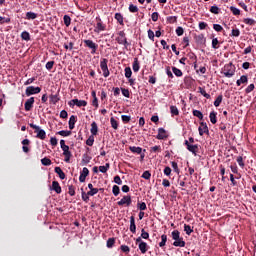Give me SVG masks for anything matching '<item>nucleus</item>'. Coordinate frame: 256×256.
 Segmentation results:
<instances>
[{"instance_id":"nucleus-54","label":"nucleus","mask_w":256,"mask_h":256,"mask_svg":"<svg viewBox=\"0 0 256 256\" xmlns=\"http://www.w3.org/2000/svg\"><path fill=\"white\" fill-rule=\"evenodd\" d=\"M230 11L231 13H233V15H241V10H239L237 7L235 6H231L230 7Z\"/></svg>"},{"instance_id":"nucleus-55","label":"nucleus","mask_w":256,"mask_h":256,"mask_svg":"<svg viewBox=\"0 0 256 256\" xmlns=\"http://www.w3.org/2000/svg\"><path fill=\"white\" fill-rule=\"evenodd\" d=\"M213 29L214 31H216L217 33H221L223 32V26H221L220 24H213Z\"/></svg>"},{"instance_id":"nucleus-11","label":"nucleus","mask_w":256,"mask_h":256,"mask_svg":"<svg viewBox=\"0 0 256 256\" xmlns=\"http://www.w3.org/2000/svg\"><path fill=\"white\" fill-rule=\"evenodd\" d=\"M131 203H132L131 196L126 195V196H123V198L117 202V205L119 207H123V205H125L126 207H129Z\"/></svg>"},{"instance_id":"nucleus-28","label":"nucleus","mask_w":256,"mask_h":256,"mask_svg":"<svg viewBox=\"0 0 256 256\" xmlns=\"http://www.w3.org/2000/svg\"><path fill=\"white\" fill-rule=\"evenodd\" d=\"M209 119L212 125H215L217 123V112L215 111L210 112Z\"/></svg>"},{"instance_id":"nucleus-9","label":"nucleus","mask_w":256,"mask_h":256,"mask_svg":"<svg viewBox=\"0 0 256 256\" xmlns=\"http://www.w3.org/2000/svg\"><path fill=\"white\" fill-rule=\"evenodd\" d=\"M116 41H117V44L118 45H123L124 46V49H129V47H131V42H129L127 40V36L126 37H121V36H118L116 38Z\"/></svg>"},{"instance_id":"nucleus-45","label":"nucleus","mask_w":256,"mask_h":256,"mask_svg":"<svg viewBox=\"0 0 256 256\" xmlns=\"http://www.w3.org/2000/svg\"><path fill=\"white\" fill-rule=\"evenodd\" d=\"M219 11H221V9L216 5L211 6L210 8V13H213L214 15H219Z\"/></svg>"},{"instance_id":"nucleus-46","label":"nucleus","mask_w":256,"mask_h":256,"mask_svg":"<svg viewBox=\"0 0 256 256\" xmlns=\"http://www.w3.org/2000/svg\"><path fill=\"white\" fill-rule=\"evenodd\" d=\"M63 21H64V25H66V27H69V25H71V17L69 15H64Z\"/></svg>"},{"instance_id":"nucleus-15","label":"nucleus","mask_w":256,"mask_h":256,"mask_svg":"<svg viewBox=\"0 0 256 256\" xmlns=\"http://www.w3.org/2000/svg\"><path fill=\"white\" fill-rule=\"evenodd\" d=\"M50 189H51V191H55V193H57V195H60V193L62 192L61 185L59 184L58 181H53Z\"/></svg>"},{"instance_id":"nucleus-37","label":"nucleus","mask_w":256,"mask_h":256,"mask_svg":"<svg viewBox=\"0 0 256 256\" xmlns=\"http://www.w3.org/2000/svg\"><path fill=\"white\" fill-rule=\"evenodd\" d=\"M125 77L126 79H131V75H133V71L131 70V67H126L124 69Z\"/></svg>"},{"instance_id":"nucleus-34","label":"nucleus","mask_w":256,"mask_h":256,"mask_svg":"<svg viewBox=\"0 0 256 256\" xmlns=\"http://www.w3.org/2000/svg\"><path fill=\"white\" fill-rule=\"evenodd\" d=\"M37 17V13L35 12H27L26 13V19H28V21H33L35 20V18Z\"/></svg>"},{"instance_id":"nucleus-18","label":"nucleus","mask_w":256,"mask_h":256,"mask_svg":"<svg viewBox=\"0 0 256 256\" xmlns=\"http://www.w3.org/2000/svg\"><path fill=\"white\" fill-rule=\"evenodd\" d=\"M138 249L141 251L143 255L149 251V245L146 244V242H141L138 244Z\"/></svg>"},{"instance_id":"nucleus-4","label":"nucleus","mask_w":256,"mask_h":256,"mask_svg":"<svg viewBox=\"0 0 256 256\" xmlns=\"http://www.w3.org/2000/svg\"><path fill=\"white\" fill-rule=\"evenodd\" d=\"M109 63V60L107 58H101L100 60V68L103 73V77L107 78L109 75H111V72L109 71V66L107 65Z\"/></svg>"},{"instance_id":"nucleus-43","label":"nucleus","mask_w":256,"mask_h":256,"mask_svg":"<svg viewBox=\"0 0 256 256\" xmlns=\"http://www.w3.org/2000/svg\"><path fill=\"white\" fill-rule=\"evenodd\" d=\"M137 207L140 211H146L147 209V204L145 202H139L137 203Z\"/></svg>"},{"instance_id":"nucleus-14","label":"nucleus","mask_w":256,"mask_h":256,"mask_svg":"<svg viewBox=\"0 0 256 256\" xmlns=\"http://www.w3.org/2000/svg\"><path fill=\"white\" fill-rule=\"evenodd\" d=\"M89 176V168L84 167L80 172L79 181L80 183H85V179Z\"/></svg>"},{"instance_id":"nucleus-39","label":"nucleus","mask_w":256,"mask_h":256,"mask_svg":"<svg viewBox=\"0 0 256 256\" xmlns=\"http://www.w3.org/2000/svg\"><path fill=\"white\" fill-rule=\"evenodd\" d=\"M112 193H113L114 197H117L119 195V193H121V189L119 188V186L114 185L112 187Z\"/></svg>"},{"instance_id":"nucleus-62","label":"nucleus","mask_w":256,"mask_h":256,"mask_svg":"<svg viewBox=\"0 0 256 256\" xmlns=\"http://www.w3.org/2000/svg\"><path fill=\"white\" fill-rule=\"evenodd\" d=\"M166 21L170 24L177 23V16H169L166 18Z\"/></svg>"},{"instance_id":"nucleus-26","label":"nucleus","mask_w":256,"mask_h":256,"mask_svg":"<svg viewBox=\"0 0 256 256\" xmlns=\"http://www.w3.org/2000/svg\"><path fill=\"white\" fill-rule=\"evenodd\" d=\"M55 173H57V175H59L60 179H65L66 175L65 172H63V170L61 169V167L57 166L54 168Z\"/></svg>"},{"instance_id":"nucleus-13","label":"nucleus","mask_w":256,"mask_h":256,"mask_svg":"<svg viewBox=\"0 0 256 256\" xmlns=\"http://www.w3.org/2000/svg\"><path fill=\"white\" fill-rule=\"evenodd\" d=\"M35 104V97H30L26 100L24 104L25 111H31L33 109V105Z\"/></svg>"},{"instance_id":"nucleus-60","label":"nucleus","mask_w":256,"mask_h":256,"mask_svg":"<svg viewBox=\"0 0 256 256\" xmlns=\"http://www.w3.org/2000/svg\"><path fill=\"white\" fill-rule=\"evenodd\" d=\"M170 113L171 115H179V109L177 106H170Z\"/></svg>"},{"instance_id":"nucleus-40","label":"nucleus","mask_w":256,"mask_h":256,"mask_svg":"<svg viewBox=\"0 0 256 256\" xmlns=\"http://www.w3.org/2000/svg\"><path fill=\"white\" fill-rule=\"evenodd\" d=\"M166 244H167V235L163 234L161 236V242L159 243V247H165Z\"/></svg>"},{"instance_id":"nucleus-48","label":"nucleus","mask_w":256,"mask_h":256,"mask_svg":"<svg viewBox=\"0 0 256 256\" xmlns=\"http://www.w3.org/2000/svg\"><path fill=\"white\" fill-rule=\"evenodd\" d=\"M243 23H245V25H256V21L252 18H246L243 20Z\"/></svg>"},{"instance_id":"nucleus-2","label":"nucleus","mask_w":256,"mask_h":256,"mask_svg":"<svg viewBox=\"0 0 256 256\" xmlns=\"http://www.w3.org/2000/svg\"><path fill=\"white\" fill-rule=\"evenodd\" d=\"M235 65H233L232 62L225 64L224 67L221 70V75L226 76L228 79H231L235 75Z\"/></svg>"},{"instance_id":"nucleus-52","label":"nucleus","mask_w":256,"mask_h":256,"mask_svg":"<svg viewBox=\"0 0 256 256\" xmlns=\"http://www.w3.org/2000/svg\"><path fill=\"white\" fill-rule=\"evenodd\" d=\"M93 143H95V137L89 136V138L86 140V145H88V147H93Z\"/></svg>"},{"instance_id":"nucleus-21","label":"nucleus","mask_w":256,"mask_h":256,"mask_svg":"<svg viewBox=\"0 0 256 256\" xmlns=\"http://www.w3.org/2000/svg\"><path fill=\"white\" fill-rule=\"evenodd\" d=\"M130 231L131 233H137V225H135V216L130 217Z\"/></svg>"},{"instance_id":"nucleus-41","label":"nucleus","mask_w":256,"mask_h":256,"mask_svg":"<svg viewBox=\"0 0 256 256\" xmlns=\"http://www.w3.org/2000/svg\"><path fill=\"white\" fill-rule=\"evenodd\" d=\"M184 231L186 235H191L193 233V228L190 225L184 224Z\"/></svg>"},{"instance_id":"nucleus-19","label":"nucleus","mask_w":256,"mask_h":256,"mask_svg":"<svg viewBox=\"0 0 256 256\" xmlns=\"http://www.w3.org/2000/svg\"><path fill=\"white\" fill-rule=\"evenodd\" d=\"M75 123H77V116H75V115L70 116L68 125H69V129L71 131H73V129H75Z\"/></svg>"},{"instance_id":"nucleus-42","label":"nucleus","mask_w":256,"mask_h":256,"mask_svg":"<svg viewBox=\"0 0 256 256\" xmlns=\"http://www.w3.org/2000/svg\"><path fill=\"white\" fill-rule=\"evenodd\" d=\"M109 167V163H106L104 166H99L100 173H107V171H109Z\"/></svg>"},{"instance_id":"nucleus-50","label":"nucleus","mask_w":256,"mask_h":256,"mask_svg":"<svg viewBox=\"0 0 256 256\" xmlns=\"http://www.w3.org/2000/svg\"><path fill=\"white\" fill-rule=\"evenodd\" d=\"M41 163L42 165H44L45 167H49V165H51V159L45 157L41 159Z\"/></svg>"},{"instance_id":"nucleus-35","label":"nucleus","mask_w":256,"mask_h":256,"mask_svg":"<svg viewBox=\"0 0 256 256\" xmlns=\"http://www.w3.org/2000/svg\"><path fill=\"white\" fill-rule=\"evenodd\" d=\"M196 42H198L200 45H203L205 43V35L199 34L195 37Z\"/></svg>"},{"instance_id":"nucleus-57","label":"nucleus","mask_w":256,"mask_h":256,"mask_svg":"<svg viewBox=\"0 0 256 256\" xmlns=\"http://www.w3.org/2000/svg\"><path fill=\"white\" fill-rule=\"evenodd\" d=\"M172 165V169L175 171V173H177V175H179L180 170H179V165L177 164V162L173 161L171 162Z\"/></svg>"},{"instance_id":"nucleus-6","label":"nucleus","mask_w":256,"mask_h":256,"mask_svg":"<svg viewBox=\"0 0 256 256\" xmlns=\"http://www.w3.org/2000/svg\"><path fill=\"white\" fill-rule=\"evenodd\" d=\"M96 25L94 29V33H101L102 31H107V25L103 23L100 17H96Z\"/></svg>"},{"instance_id":"nucleus-27","label":"nucleus","mask_w":256,"mask_h":256,"mask_svg":"<svg viewBox=\"0 0 256 256\" xmlns=\"http://www.w3.org/2000/svg\"><path fill=\"white\" fill-rule=\"evenodd\" d=\"M91 162V156H89V154L85 153L82 156V165H89V163Z\"/></svg>"},{"instance_id":"nucleus-7","label":"nucleus","mask_w":256,"mask_h":256,"mask_svg":"<svg viewBox=\"0 0 256 256\" xmlns=\"http://www.w3.org/2000/svg\"><path fill=\"white\" fill-rule=\"evenodd\" d=\"M38 93H41V87L28 86L25 90L27 97H31V95H37Z\"/></svg>"},{"instance_id":"nucleus-61","label":"nucleus","mask_w":256,"mask_h":256,"mask_svg":"<svg viewBox=\"0 0 256 256\" xmlns=\"http://www.w3.org/2000/svg\"><path fill=\"white\" fill-rule=\"evenodd\" d=\"M121 91H122V95L124 97H126L127 99H129V97H131V93L129 92V89L121 88Z\"/></svg>"},{"instance_id":"nucleus-58","label":"nucleus","mask_w":256,"mask_h":256,"mask_svg":"<svg viewBox=\"0 0 256 256\" xmlns=\"http://www.w3.org/2000/svg\"><path fill=\"white\" fill-rule=\"evenodd\" d=\"M81 191H82V200L85 201V203H89V197L91 196L87 195V193L83 191V188H81Z\"/></svg>"},{"instance_id":"nucleus-33","label":"nucleus","mask_w":256,"mask_h":256,"mask_svg":"<svg viewBox=\"0 0 256 256\" xmlns=\"http://www.w3.org/2000/svg\"><path fill=\"white\" fill-rule=\"evenodd\" d=\"M114 19H116V21H118L119 25H125L123 23V15L121 13H116L114 16Z\"/></svg>"},{"instance_id":"nucleus-1","label":"nucleus","mask_w":256,"mask_h":256,"mask_svg":"<svg viewBox=\"0 0 256 256\" xmlns=\"http://www.w3.org/2000/svg\"><path fill=\"white\" fill-rule=\"evenodd\" d=\"M171 237L174 240V247H185L186 243L183 240V237H181V232H179V230L172 231Z\"/></svg>"},{"instance_id":"nucleus-31","label":"nucleus","mask_w":256,"mask_h":256,"mask_svg":"<svg viewBox=\"0 0 256 256\" xmlns=\"http://www.w3.org/2000/svg\"><path fill=\"white\" fill-rule=\"evenodd\" d=\"M198 93L202 94L205 99H211V95L208 94L203 87H198Z\"/></svg>"},{"instance_id":"nucleus-24","label":"nucleus","mask_w":256,"mask_h":256,"mask_svg":"<svg viewBox=\"0 0 256 256\" xmlns=\"http://www.w3.org/2000/svg\"><path fill=\"white\" fill-rule=\"evenodd\" d=\"M72 103L76 104V107H87V101L85 100L73 99Z\"/></svg>"},{"instance_id":"nucleus-23","label":"nucleus","mask_w":256,"mask_h":256,"mask_svg":"<svg viewBox=\"0 0 256 256\" xmlns=\"http://www.w3.org/2000/svg\"><path fill=\"white\" fill-rule=\"evenodd\" d=\"M132 69L134 73H138L139 69H141V66L139 64V58H134V62L132 64Z\"/></svg>"},{"instance_id":"nucleus-51","label":"nucleus","mask_w":256,"mask_h":256,"mask_svg":"<svg viewBox=\"0 0 256 256\" xmlns=\"http://www.w3.org/2000/svg\"><path fill=\"white\" fill-rule=\"evenodd\" d=\"M68 193L70 197H75V186L69 185L68 186Z\"/></svg>"},{"instance_id":"nucleus-64","label":"nucleus","mask_w":256,"mask_h":256,"mask_svg":"<svg viewBox=\"0 0 256 256\" xmlns=\"http://www.w3.org/2000/svg\"><path fill=\"white\" fill-rule=\"evenodd\" d=\"M142 239H149V234L147 231H145V229H141V236Z\"/></svg>"},{"instance_id":"nucleus-25","label":"nucleus","mask_w":256,"mask_h":256,"mask_svg":"<svg viewBox=\"0 0 256 256\" xmlns=\"http://www.w3.org/2000/svg\"><path fill=\"white\" fill-rule=\"evenodd\" d=\"M131 153H136V155H141L143 153V148L137 146H130L129 147Z\"/></svg>"},{"instance_id":"nucleus-17","label":"nucleus","mask_w":256,"mask_h":256,"mask_svg":"<svg viewBox=\"0 0 256 256\" xmlns=\"http://www.w3.org/2000/svg\"><path fill=\"white\" fill-rule=\"evenodd\" d=\"M156 139H159V140L167 139V131H165L164 128H159Z\"/></svg>"},{"instance_id":"nucleus-12","label":"nucleus","mask_w":256,"mask_h":256,"mask_svg":"<svg viewBox=\"0 0 256 256\" xmlns=\"http://www.w3.org/2000/svg\"><path fill=\"white\" fill-rule=\"evenodd\" d=\"M199 131V136L203 137V135H205V133L207 135H209V127L207 126L206 122H200V126L198 128Z\"/></svg>"},{"instance_id":"nucleus-16","label":"nucleus","mask_w":256,"mask_h":256,"mask_svg":"<svg viewBox=\"0 0 256 256\" xmlns=\"http://www.w3.org/2000/svg\"><path fill=\"white\" fill-rule=\"evenodd\" d=\"M248 81H249V78L247 77V75H242V76L240 77V79H238V80L236 81V85H237L238 87H241V85L247 84Z\"/></svg>"},{"instance_id":"nucleus-38","label":"nucleus","mask_w":256,"mask_h":256,"mask_svg":"<svg viewBox=\"0 0 256 256\" xmlns=\"http://www.w3.org/2000/svg\"><path fill=\"white\" fill-rule=\"evenodd\" d=\"M172 71L176 77H183V72L177 67H172Z\"/></svg>"},{"instance_id":"nucleus-63","label":"nucleus","mask_w":256,"mask_h":256,"mask_svg":"<svg viewBox=\"0 0 256 256\" xmlns=\"http://www.w3.org/2000/svg\"><path fill=\"white\" fill-rule=\"evenodd\" d=\"M142 179H146L147 181H149V179H151V172L149 171H144L142 174Z\"/></svg>"},{"instance_id":"nucleus-59","label":"nucleus","mask_w":256,"mask_h":256,"mask_svg":"<svg viewBox=\"0 0 256 256\" xmlns=\"http://www.w3.org/2000/svg\"><path fill=\"white\" fill-rule=\"evenodd\" d=\"M212 49H219V39L217 38L212 39Z\"/></svg>"},{"instance_id":"nucleus-56","label":"nucleus","mask_w":256,"mask_h":256,"mask_svg":"<svg viewBox=\"0 0 256 256\" xmlns=\"http://www.w3.org/2000/svg\"><path fill=\"white\" fill-rule=\"evenodd\" d=\"M120 250H121L123 253H126V255H127V254L130 253L131 248H129V246H127V245H121V246H120Z\"/></svg>"},{"instance_id":"nucleus-29","label":"nucleus","mask_w":256,"mask_h":256,"mask_svg":"<svg viewBox=\"0 0 256 256\" xmlns=\"http://www.w3.org/2000/svg\"><path fill=\"white\" fill-rule=\"evenodd\" d=\"M21 39L23 41H31V34H29V32H27V31H23L21 33Z\"/></svg>"},{"instance_id":"nucleus-5","label":"nucleus","mask_w":256,"mask_h":256,"mask_svg":"<svg viewBox=\"0 0 256 256\" xmlns=\"http://www.w3.org/2000/svg\"><path fill=\"white\" fill-rule=\"evenodd\" d=\"M84 45L90 49L91 55H95L97 49H99V44L93 42V40H84Z\"/></svg>"},{"instance_id":"nucleus-47","label":"nucleus","mask_w":256,"mask_h":256,"mask_svg":"<svg viewBox=\"0 0 256 256\" xmlns=\"http://www.w3.org/2000/svg\"><path fill=\"white\" fill-rule=\"evenodd\" d=\"M222 102H223V95H219L214 101V106L219 107V105H221Z\"/></svg>"},{"instance_id":"nucleus-20","label":"nucleus","mask_w":256,"mask_h":256,"mask_svg":"<svg viewBox=\"0 0 256 256\" xmlns=\"http://www.w3.org/2000/svg\"><path fill=\"white\" fill-rule=\"evenodd\" d=\"M61 101V97H59V93L50 95V103L52 105H57Z\"/></svg>"},{"instance_id":"nucleus-22","label":"nucleus","mask_w":256,"mask_h":256,"mask_svg":"<svg viewBox=\"0 0 256 256\" xmlns=\"http://www.w3.org/2000/svg\"><path fill=\"white\" fill-rule=\"evenodd\" d=\"M92 137H95L97 133H99V127L97 126V122L91 123V129H90Z\"/></svg>"},{"instance_id":"nucleus-49","label":"nucleus","mask_w":256,"mask_h":256,"mask_svg":"<svg viewBox=\"0 0 256 256\" xmlns=\"http://www.w3.org/2000/svg\"><path fill=\"white\" fill-rule=\"evenodd\" d=\"M113 245H115V238H109L107 240L106 246L108 249H112Z\"/></svg>"},{"instance_id":"nucleus-32","label":"nucleus","mask_w":256,"mask_h":256,"mask_svg":"<svg viewBox=\"0 0 256 256\" xmlns=\"http://www.w3.org/2000/svg\"><path fill=\"white\" fill-rule=\"evenodd\" d=\"M110 124L111 127L115 129V131L119 129V122H117V120H115L113 117L110 118Z\"/></svg>"},{"instance_id":"nucleus-36","label":"nucleus","mask_w":256,"mask_h":256,"mask_svg":"<svg viewBox=\"0 0 256 256\" xmlns=\"http://www.w3.org/2000/svg\"><path fill=\"white\" fill-rule=\"evenodd\" d=\"M192 114L197 117L200 121H203V113L199 110H193Z\"/></svg>"},{"instance_id":"nucleus-3","label":"nucleus","mask_w":256,"mask_h":256,"mask_svg":"<svg viewBox=\"0 0 256 256\" xmlns=\"http://www.w3.org/2000/svg\"><path fill=\"white\" fill-rule=\"evenodd\" d=\"M29 126L31 127V129H34V133H36L37 139L45 141V139L47 138V133L45 132V130L41 129V127L33 123H30Z\"/></svg>"},{"instance_id":"nucleus-30","label":"nucleus","mask_w":256,"mask_h":256,"mask_svg":"<svg viewBox=\"0 0 256 256\" xmlns=\"http://www.w3.org/2000/svg\"><path fill=\"white\" fill-rule=\"evenodd\" d=\"M99 191H103V188H92L91 191L87 192V195H89L90 197H93L95 195H97L99 193Z\"/></svg>"},{"instance_id":"nucleus-53","label":"nucleus","mask_w":256,"mask_h":256,"mask_svg":"<svg viewBox=\"0 0 256 256\" xmlns=\"http://www.w3.org/2000/svg\"><path fill=\"white\" fill-rule=\"evenodd\" d=\"M128 9H129L130 13H138L139 12V7H137L133 4H130Z\"/></svg>"},{"instance_id":"nucleus-10","label":"nucleus","mask_w":256,"mask_h":256,"mask_svg":"<svg viewBox=\"0 0 256 256\" xmlns=\"http://www.w3.org/2000/svg\"><path fill=\"white\" fill-rule=\"evenodd\" d=\"M61 149H62L63 155L65 157V159H64L65 163H69L71 161V157H73V154L69 150V146L66 145V146L62 147Z\"/></svg>"},{"instance_id":"nucleus-8","label":"nucleus","mask_w":256,"mask_h":256,"mask_svg":"<svg viewBox=\"0 0 256 256\" xmlns=\"http://www.w3.org/2000/svg\"><path fill=\"white\" fill-rule=\"evenodd\" d=\"M184 145L186 146V149L190 152L193 153L195 156H197V153L199 151V145L195 144L192 145L189 143V140L184 141Z\"/></svg>"},{"instance_id":"nucleus-44","label":"nucleus","mask_w":256,"mask_h":256,"mask_svg":"<svg viewBox=\"0 0 256 256\" xmlns=\"http://www.w3.org/2000/svg\"><path fill=\"white\" fill-rule=\"evenodd\" d=\"M57 135H61V137H69V135H71V131L62 130V131L57 132Z\"/></svg>"}]
</instances>
